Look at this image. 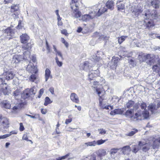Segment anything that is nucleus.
<instances>
[{"label": "nucleus", "instance_id": "nucleus-1", "mask_svg": "<svg viewBox=\"0 0 160 160\" xmlns=\"http://www.w3.org/2000/svg\"><path fill=\"white\" fill-rule=\"evenodd\" d=\"M143 6L141 4L137 5H132L130 8V11L132 13V15L133 17H138L142 12Z\"/></svg>", "mask_w": 160, "mask_h": 160}, {"label": "nucleus", "instance_id": "nucleus-2", "mask_svg": "<svg viewBox=\"0 0 160 160\" xmlns=\"http://www.w3.org/2000/svg\"><path fill=\"white\" fill-rule=\"evenodd\" d=\"M96 92H97L98 96L99 97V105L100 107L102 109H105L107 110L109 109V107L111 109H112L113 106L110 105L105 106V104L102 102V100L103 99V95L105 93L104 91H101L99 89H97Z\"/></svg>", "mask_w": 160, "mask_h": 160}, {"label": "nucleus", "instance_id": "nucleus-3", "mask_svg": "<svg viewBox=\"0 0 160 160\" xmlns=\"http://www.w3.org/2000/svg\"><path fill=\"white\" fill-rule=\"evenodd\" d=\"M2 76H4V78L1 76H0V84H2L5 79L7 80L13 79L15 77V74L11 71H4L2 74Z\"/></svg>", "mask_w": 160, "mask_h": 160}, {"label": "nucleus", "instance_id": "nucleus-4", "mask_svg": "<svg viewBox=\"0 0 160 160\" xmlns=\"http://www.w3.org/2000/svg\"><path fill=\"white\" fill-rule=\"evenodd\" d=\"M97 10V9L96 11L93 10L89 12L88 14H86L82 16L81 19H79V20H82L84 22H88L94 19L97 16L96 12Z\"/></svg>", "mask_w": 160, "mask_h": 160}, {"label": "nucleus", "instance_id": "nucleus-5", "mask_svg": "<svg viewBox=\"0 0 160 160\" xmlns=\"http://www.w3.org/2000/svg\"><path fill=\"white\" fill-rule=\"evenodd\" d=\"M107 140H106L101 139L97 141H93L91 142H88L84 143L82 145V147L84 149L87 148L88 146H95L97 145H100L104 143Z\"/></svg>", "mask_w": 160, "mask_h": 160}, {"label": "nucleus", "instance_id": "nucleus-6", "mask_svg": "<svg viewBox=\"0 0 160 160\" xmlns=\"http://www.w3.org/2000/svg\"><path fill=\"white\" fill-rule=\"evenodd\" d=\"M36 93L33 88L30 89L28 88L24 91L23 93H22L21 97L25 99L29 98L30 96L34 95Z\"/></svg>", "mask_w": 160, "mask_h": 160}, {"label": "nucleus", "instance_id": "nucleus-7", "mask_svg": "<svg viewBox=\"0 0 160 160\" xmlns=\"http://www.w3.org/2000/svg\"><path fill=\"white\" fill-rule=\"evenodd\" d=\"M23 51V58H28H28L30 57V50L31 48V44L30 43H28L22 46Z\"/></svg>", "mask_w": 160, "mask_h": 160}, {"label": "nucleus", "instance_id": "nucleus-8", "mask_svg": "<svg viewBox=\"0 0 160 160\" xmlns=\"http://www.w3.org/2000/svg\"><path fill=\"white\" fill-rule=\"evenodd\" d=\"M146 62L150 65L154 64L156 61V56L153 54H147Z\"/></svg>", "mask_w": 160, "mask_h": 160}, {"label": "nucleus", "instance_id": "nucleus-9", "mask_svg": "<svg viewBox=\"0 0 160 160\" xmlns=\"http://www.w3.org/2000/svg\"><path fill=\"white\" fill-rule=\"evenodd\" d=\"M27 70L31 73H36L38 72V69L36 66H34L33 64L30 62L27 67Z\"/></svg>", "mask_w": 160, "mask_h": 160}, {"label": "nucleus", "instance_id": "nucleus-10", "mask_svg": "<svg viewBox=\"0 0 160 160\" xmlns=\"http://www.w3.org/2000/svg\"><path fill=\"white\" fill-rule=\"evenodd\" d=\"M0 124L3 128L8 127L9 123L8 119L5 118H2L0 120Z\"/></svg>", "mask_w": 160, "mask_h": 160}, {"label": "nucleus", "instance_id": "nucleus-11", "mask_svg": "<svg viewBox=\"0 0 160 160\" xmlns=\"http://www.w3.org/2000/svg\"><path fill=\"white\" fill-rule=\"evenodd\" d=\"M21 93L20 90H16L12 93V96L14 98L18 100V102H20V98L21 97Z\"/></svg>", "mask_w": 160, "mask_h": 160}, {"label": "nucleus", "instance_id": "nucleus-12", "mask_svg": "<svg viewBox=\"0 0 160 160\" xmlns=\"http://www.w3.org/2000/svg\"><path fill=\"white\" fill-rule=\"evenodd\" d=\"M152 69L153 72H157L160 76V59L158 60L157 64L152 67Z\"/></svg>", "mask_w": 160, "mask_h": 160}, {"label": "nucleus", "instance_id": "nucleus-13", "mask_svg": "<svg viewBox=\"0 0 160 160\" xmlns=\"http://www.w3.org/2000/svg\"><path fill=\"white\" fill-rule=\"evenodd\" d=\"M21 42L23 43H26L29 40V37L26 33L22 34L20 37Z\"/></svg>", "mask_w": 160, "mask_h": 160}, {"label": "nucleus", "instance_id": "nucleus-14", "mask_svg": "<svg viewBox=\"0 0 160 160\" xmlns=\"http://www.w3.org/2000/svg\"><path fill=\"white\" fill-rule=\"evenodd\" d=\"M92 81V82H90V83L91 84L94 86V87L99 84H100L102 86H104L106 85V84H105V80L103 78H101L100 81V82L93 81V80Z\"/></svg>", "mask_w": 160, "mask_h": 160}, {"label": "nucleus", "instance_id": "nucleus-15", "mask_svg": "<svg viewBox=\"0 0 160 160\" xmlns=\"http://www.w3.org/2000/svg\"><path fill=\"white\" fill-rule=\"evenodd\" d=\"M157 106L156 107L154 104H151L148 106V108L153 113L154 112V110H156L158 108L160 107V101L158 103Z\"/></svg>", "mask_w": 160, "mask_h": 160}, {"label": "nucleus", "instance_id": "nucleus-16", "mask_svg": "<svg viewBox=\"0 0 160 160\" xmlns=\"http://www.w3.org/2000/svg\"><path fill=\"white\" fill-rule=\"evenodd\" d=\"M96 154L98 156L102 159V157L105 156L107 154L106 150L103 149H100L96 152Z\"/></svg>", "mask_w": 160, "mask_h": 160}, {"label": "nucleus", "instance_id": "nucleus-17", "mask_svg": "<svg viewBox=\"0 0 160 160\" xmlns=\"http://www.w3.org/2000/svg\"><path fill=\"white\" fill-rule=\"evenodd\" d=\"M23 59L21 55H16L14 56L12 61L14 63H17L22 60Z\"/></svg>", "mask_w": 160, "mask_h": 160}, {"label": "nucleus", "instance_id": "nucleus-18", "mask_svg": "<svg viewBox=\"0 0 160 160\" xmlns=\"http://www.w3.org/2000/svg\"><path fill=\"white\" fill-rule=\"evenodd\" d=\"M124 155L128 154L130 151V148L129 146H126L119 148Z\"/></svg>", "mask_w": 160, "mask_h": 160}, {"label": "nucleus", "instance_id": "nucleus-19", "mask_svg": "<svg viewBox=\"0 0 160 160\" xmlns=\"http://www.w3.org/2000/svg\"><path fill=\"white\" fill-rule=\"evenodd\" d=\"M117 7L118 8V10L120 11L121 10H123L125 8L124 4L121 2L123 0H117Z\"/></svg>", "mask_w": 160, "mask_h": 160}, {"label": "nucleus", "instance_id": "nucleus-20", "mask_svg": "<svg viewBox=\"0 0 160 160\" xmlns=\"http://www.w3.org/2000/svg\"><path fill=\"white\" fill-rule=\"evenodd\" d=\"M70 99L73 102L78 103L79 102V98L77 95L75 93H72L70 95Z\"/></svg>", "mask_w": 160, "mask_h": 160}, {"label": "nucleus", "instance_id": "nucleus-21", "mask_svg": "<svg viewBox=\"0 0 160 160\" xmlns=\"http://www.w3.org/2000/svg\"><path fill=\"white\" fill-rule=\"evenodd\" d=\"M134 114L133 109H128L124 114V115L127 118H129L130 119L132 118V115Z\"/></svg>", "mask_w": 160, "mask_h": 160}, {"label": "nucleus", "instance_id": "nucleus-22", "mask_svg": "<svg viewBox=\"0 0 160 160\" xmlns=\"http://www.w3.org/2000/svg\"><path fill=\"white\" fill-rule=\"evenodd\" d=\"M141 113L138 112L136 113L134 115L133 114L132 115L131 120L135 121H138L139 119V117L141 116Z\"/></svg>", "mask_w": 160, "mask_h": 160}, {"label": "nucleus", "instance_id": "nucleus-23", "mask_svg": "<svg viewBox=\"0 0 160 160\" xmlns=\"http://www.w3.org/2000/svg\"><path fill=\"white\" fill-rule=\"evenodd\" d=\"M123 112V109H117L112 111L110 113V115H114L116 114H121Z\"/></svg>", "mask_w": 160, "mask_h": 160}, {"label": "nucleus", "instance_id": "nucleus-24", "mask_svg": "<svg viewBox=\"0 0 160 160\" xmlns=\"http://www.w3.org/2000/svg\"><path fill=\"white\" fill-rule=\"evenodd\" d=\"M45 81L46 82L48 80L49 78H52V76L51 74V71L48 68H46L45 70Z\"/></svg>", "mask_w": 160, "mask_h": 160}, {"label": "nucleus", "instance_id": "nucleus-25", "mask_svg": "<svg viewBox=\"0 0 160 160\" xmlns=\"http://www.w3.org/2000/svg\"><path fill=\"white\" fill-rule=\"evenodd\" d=\"M114 3L113 1L108 0L106 3V6L107 8L111 10H113L114 8Z\"/></svg>", "mask_w": 160, "mask_h": 160}, {"label": "nucleus", "instance_id": "nucleus-26", "mask_svg": "<svg viewBox=\"0 0 160 160\" xmlns=\"http://www.w3.org/2000/svg\"><path fill=\"white\" fill-rule=\"evenodd\" d=\"M138 58L140 62H144L147 60V54L142 53L138 55Z\"/></svg>", "mask_w": 160, "mask_h": 160}, {"label": "nucleus", "instance_id": "nucleus-27", "mask_svg": "<svg viewBox=\"0 0 160 160\" xmlns=\"http://www.w3.org/2000/svg\"><path fill=\"white\" fill-rule=\"evenodd\" d=\"M144 22L146 23L145 24L146 28L149 29L152 28L154 26L153 21L151 20H150L147 22H146V21H144Z\"/></svg>", "mask_w": 160, "mask_h": 160}, {"label": "nucleus", "instance_id": "nucleus-28", "mask_svg": "<svg viewBox=\"0 0 160 160\" xmlns=\"http://www.w3.org/2000/svg\"><path fill=\"white\" fill-rule=\"evenodd\" d=\"M151 146L150 142L145 143V145L143 146V147L142 149V151L143 152H146L149 149Z\"/></svg>", "mask_w": 160, "mask_h": 160}, {"label": "nucleus", "instance_id": "nucleus-29", "mask_svg": "<svg viewBox=\"0 0 160 160\" xmlns=\"http://www.w3.org/2000/svg\"><path fill=\"white\" fill-rule=\"evenodd\" d=\"M1 106L6 108L9 109L11 107V104L8 101H4L1 103Z\"/></svg>", "mask_w": 160, "mask_h": 160}, {"label": "nucleus", "instance_id": "nucleus-30", "mask_svg": "<svg viewBox=\"0 0 160 160\" xmlns=\"http://www.w3.org/2000/svg\"><path fill=\"white\" fill-rule=\"evenodd\" d=\"M5 33H7L8 36H12L14 34L13 30L10 28H8L4 30Z\"/></svg>", "mask_w": 160, "mask_h": 160}, {"label": "nucleus", "instance_id": "nucleus-31", "mask_svg": "<svg viewBox=\"0 0 160 160\" xmlns=\"http://www.w3.org/2000/svg\"><path fill=\"white\" fill-rule=\"evenodd\" d=\"M134 104L135 102L134 101L130 100L127 103L126 107L128 108H130L132 107L134 108L135 107Z\"/></svg>", "mask_w": 160, "mask_h": 160}, {"label": "nucleus", "instance_id": "nucleus-32", "mask_svg": "<svg viewBox=\"0 0 160 160\" xmlns=\"http://www.w3.org/2000/svg\"><path fill=\"white\" fill-rule=\"evenodd\" d=\"M107 9L106 8H100L98 10V12H96L97 16L98 17L100 16L102 13L106 12L107 11Z\"/></svg>", "mask_w": 160, "mask_h": 160}, {"label": "nucleus", "instance_id": "nucleus-33", "mask_svg": "<svg viewBox=\"0 0 160 160\" xmlns=\"http://www.w3.org/2000/svg\"><path fill=\"white\" fill-rule=\"evenodd\" d=\"M119 60V58L118 57H113L112 58V62L113 63V68L116 67L117 65V64Z\"/></svg>", "mask_w": 160, "mask_h": 160}, {"label": "nucleus", "instance_id": "nucleus-34", "mask_svg": "<svg viewBox=\"0 0 160 160\" xmlns=\"http://www.w3.org/2000/svg\"><path fill=\"white\" fill-rule=\"evenodd\" d=\"M151 4L155 8H158L159 7V1L158 0H153L151 2Z\"/></svg>", "mask_w": 160, "mask_h": 160}, {"label": "nucleus", "instance_id": "nucleus-35", "mask_svg": "<svg viewBox=\"0 0 160 160\" xmlns=\"http://www.w3.org/2000/svg\"><path fill=\"white\" fill-rule=\"evenodd\" d=\"M138 132V130L137 129H133L132 131L128 132L126 134V135L128 136H132L134 135Z\"/></svg>", "mask_w": 160, "mask_h": 160}, {"label": "nucleus", "instance_id": "nucleus-36", "mask_svg": "<svg viewBox=\"0 0 160 160\" xmlns=\"http://www.w3.org/2000/svg\"><path fill=\"white\" fill-rule=\"evenodd\" d=\"M119 148H112L110 151V154L111 157H114L115 154L117 153L118 151L119 150Z\"/></svg>", "mask_w": 160, "mask_h": 160}, {"label": "nucleus", "instance_id": "nucleus-37", "mask_svg": "<svg viewBox=\"0 0 160 160\" xmlns=\"http://www.w3.org/2000/svg\"><path fill=\"white\" fill-rule=\"evenodd\" d=\"M138 104L140 106L141 108L145 110L147 107L146 103L143 101H139L138 102Z\"/></svg>", "mask_w": 160, "mask_h": 160}, {"label": "nucleus", "instance_id": "nucleus-38", "mask_svg": "<svg viewBox=\"0 0 160 160\" xmlns=\"http://www.w3.org/2000/svg\"><path fill=\"white\" fill-rule=\"evenodd\" d=\"M143 18L145 19H149L151 16V14L149 11H147L144 14H143Z\"/></svg>", "mask_w": 160, "mask_h": 160}, {"label": "nucleus", "instance_id": "nucleus-39", "mask_svg": "<svg viewBox=\"0 0 160 160\" xmlns=\"http://www.w3.org/2000/svg\"><path fill=\"white\" fill-rule=\"evenodd\" d=\"M90 71L92 72V73L94 74V77H96L98 76H99L100 75L99 71L98 69L97 70H95L94 69H92V70Z\"/></svg>", "mask_w": 160, "mask_h": 160}, {"label": "nucleus", "instance_id": "nucleus-40", "mask_svg": "<svg viewBox=\"0 0 160 160\" xmlns=\"http://www.w3.org/2000/svg\"><path fill=\"white\" fill-rule=\"evenodd\" d=\"M77 4H71V7L73 11V12H76L78 11V8Z\"/></svg>", "mask_w": 160, "mask_h": 160}, {"label": "nucleus", "instance_id": "nucleus-41", "mask_svg": "<svg viewBox=\"0 0 160 160\" xmlns=\"http://www.w3.org/2000/svg\"><path fill=\"white\" fill-rule=\"evenodd\" d=\"M52 102L50 99L48 97H47L45 98V101L44 103V105L45 106H47L48 104H50Z\"/></svg>", "mask_w": 160, "mask_h": 160}, {"label": "nucleus", "instance_id": "nucleus-42", "mask_svg": "<svg viewBox=\"0 0 160 160\" xmlns=\"http://www.w3.org/2000/svg\"><path fill=\"white\" fill-rule=\"evenodd\" d=\"M73 14L74 15V17L76 18H79V19L81 18V12L78 11H76V12H73Z\"/></svg>", "mask_w": 160, "mask_h": 160}, {"label": "nucleus", "instance_id": "nucleus-43", "mask_svg": "<svg viewBox=\"0 0 160 160\" xmlns=\"http://www.w3.org/2000/svg\"><path fill=\"white\" fill-rule=\"evenodd\" d=\"M151 15L152 18L155 19L157 18L158 16V15L157 12L155 10L153 11Z\"/></svg>", "mask_w": 160, "mask_h": 160}, {"label": "nucleus", "instance_id": "nucleus-44", "mask_svg": "<svg viewBox=\"0 0 160 160\" xmlns=\"http://www.w3.org/2000/svg\"><path fill=\"white\" fill-rule=\"evenodd\" d=\"M127 37V36H122L119 37L118 38V43L121 44Z\"/></svg>", "mask_w": 160, "mask_h": 160}, {"label": "nucleus", "instance_id": "nucleus-45", "mask_svg": "<svg viewBox=\"0 0 160 160\" xmlns=\"http://www.w3.org/2000/svg\"><path fill=\"white\" fill-rule=\"evenodd\" d=\"M142 115L143 117L145 118H148L149 116V112L146 110H144L142 113Z\"/></svg>", "mask_w": 160, "mask_h": 160}, {"label": "nucleus", "instance_id": "nucleus-46", "mask_svg": "<svg viewBox=\"0 0 160 160\" xmlns=\"http://www.w3.org/2000/svg\"><path fill=\"white\" fill-rule=\"evenodd\" d=\"M157 139L153 142V145H152L153 149H158L159 147V143L156 142Z\"/></svg>", "mask_w": 160, "mask_h": 160}, {"label": "nucleus", "instance_id": "nucleus-47", "mask_svg": "<svg viewBox=\"0 0 160 160\" xmlns=\"http://www.w3.org/2000/svg\"><path fill=\"white\" fill-rule=\"evenodd\" d=\"M19 9L18 5H14L11 6V11L15 12L18 10Z\"/></svg>", "mask_w": 160, "mask_h": 160}, {"label": "nucleus", "instance_id": "nucleus-48", "mask_svg": "<svg viewBox=\"0 0 160 160\" xmlns=\"http://www.w3.org/2000/svg\"><path fill=\"white\" fill-rule=\"evenodd\" d=\"M132 148L133 149L132 152L135 153L140 149V147L137 145L132 146Z\"/></svg>", "mask_w": 160, "mask_h": 160}, {"label": "nucleus", "instance_id": "nucleus-49", "mask_svg": "<svg viewBox=\"0 0 160 160\" xmlns=\"http://www.w3.org/2000/svg\"><path fill=\"white\" fill-rule=\"evenodd\" d=\"M95 77L94 76V74L92 73V72L90 71L88 75V79L90 81L93 80V78Z\"/></svg>", "mask_w": 160, "mask_h": 160}, {"label": "nucleus", "instance_id": "nucleus-50", "mask_svg": "<svg viewBox=\"0 0 160 160\" xmlns=\"http://www.w3.org/2000/svg\"><path fill=\"white\" fill-rule=\"evenodd\" d=\"M12 2V0H0V3L1 4H7L9 3H11Z\"/></svg>", "mask_w": 160, "mask_h": 160}, {"label": "nucleus", "instance_id": "nucleus-51", "mask_svg": "<svg viewBox=\"0 0 160 160\" xmlns=\"http://www.w3.org/2000/svg\"><path fill=\"white\" fill-rule=\"evenodd\" d=\"M55 60H56V62L57 65L59 67H60L62 66V62H60L59 61L58 58L57 57H56L55 58Z\"/></svg>", "mask_w": 160, "mask_h": 160}, {"label": "nucleus", "instance_id": "nucleus-52", "mask_svg": "<svg viewBox=\"0 0 160 160\" xmlns=\"http://www.w3.org/2000/svg\"><path fill=\"white\" fill-rule=\"evenodd\" d=\"M88 67V62L85 61L84 62L83 65V69L85 70H87Z\"/></svg>", "mask_w": 160, "mask_h": 160}, {"label": "nucleus", "instance_id": "nucleus-53", "mask_svg": "<svg viewBox=\"0 0 160 160\" xmlns=\"http://www.w3.org/2000/svg\"><path fill=\"white\" fill-rule=\"evenodd\" d=\"M94 58H93V59L95 62L96 63L97 62L101 61V59L99 57L97 56H94Z\"/></svg>", "mask_w": 160, "mask_h": 160}, {"label": "nucleus", "instance_id": "nucleus-54", "mask_svg": "<svg viewBox=\"0 0 160 160\" xmlns=\"http://www.w3.org/2000/svg\"><path fill=\"white\" fill-rule=\"evenodd\" d=\"M61 39L62 42L65 45L66 48H68V43L63 38H61Z\"/></svg>", "mask_w": 160, "mask_h": 160}, {"label": "nucleus", "instance_id": "nucleus-55", "mask_svg": "<svg viewBox=\"0 0 160 160\" xmlns=\"http://www.w3.org/2000/svg\"><path fill=\"white\" fill-rule=\"evenodd\" d=\"M27 57H28V58H25L24 59H28V58H29L30 59H31L32 60V61L34 62H35L36 60V57L35 56H32L31 57L30 56L29 58L28 56H27Z\"/></svg>", "mask_w": 160, "mask_h": 160}, {"label": "nucleus", "instance_id": "nucleus-56", "mask_svg": "<svg viewBox=\"0 0 160 160\" xmlns=\"http://www.w3.org/2000/svg\"><path fill=\"white\" fill-rule=\"evenodd\" d=\"M36 77L35 75L32 74V75L29 78V80L32 81L34 82L36 79Z\"/></svg>", "mask_w": 160, "mask_h": 160}, {"label": "nucleus", "instance_id": "nucleus-57", "mask_svg": "<svg viewBox=\"0 0 160 160\" xmlns=\"http://www.w3.org/2000/svg\"><path fill=\"white\" fill-rule=\"evenodd\" d=\"M98 130L99 132V134H104L106 133V131L103 128L99 129Z\"/></svg>", "mask_w": 160, "mask_h": 160}, {"label": "nucleus", "instance_id": "nucleus-58", "mask_svg": "<svg viewBox=\"0 0 160 160\" xmlns=\"http://www.w3.org/2000/svg\"><path fill=\"white\" fill-rule=\"evenodd\" d=\"M11 134H6L2 136H0V139H4L10 136Z\"/></svg>", "mask_w": 160, "mask_h": 160}, {"label": "nucleus", "instance_id": "nucleus-59", "mask_svg": "<svg viewBox=\"0 0 160 160\" xmlns=\"http://www.w3.org/2000/svg\"><path fill=\"white\" fill-rule=\"evenodd\" d=\"M44 92V89L41 88L40 89L39 91V95L38 96L39 98H41V96L42 95Z\"/></svg>", "mask_w": 160, "mask_h": 160}, {"label": "nucleus", "instance_id": "nucleus-60", "mask_svg": "<svg viewBox=\"0 0 160 160\" xmlns=\"http://www.w3.org/2000/svg\"><path fill=\"white\" fill-rule=\"evenodd\" d=\"M60 125L59 123V122H58L57 124L56 125V133L57 134H60L61 133L59 131H57V129H59L58 127H59Z\"/></svg>", "mask_w": 160, "mask_h": 160}, {"label": "nucleus", "instance_id": "nucleus-61", "mask_svg": "<svg viewBox=\"0 0 160 160\" xmlns=\"http://www.w3.org/2000/svg\"><path fill=\"white\" fill-rule=\"evenodd\" d=\"M24 128L23 125L22 123H20V128L19 130L21 131H22L24 130Z\"/></svg>", "mask_w": 160, "mask_h": 160}, {"label": "nucleus", "instance_id": "nucleus-62", "mask_svg": "<svg viewBox=\"0 0 160 160\" xmlns=\"http://www.w3.org/2000/svg\"><path fill=\"white\" fill-rule=\"evenodd\" d=\"M27 116L30 117L31 118H37V117L38 116V114H36L35 116H33V115H31L29 114H27L26 115Z\"/></svg>", "mask_w": 160, "mask_h": 160}, {"label": "nucleus", "instance_id": "nucleus-63", "mask_svg": "<svg viewBox=\"0 0 160 160\" xmlns=\"http://www.w3.org/2000/svg\"><path fill=\"white\" fill-rule=\"evenodd\" d=\"M145 144L144 142H142L141 141H139L138 142V146H139V147L141 148V147L143 146Z\"/></svg>", "mask_w": 160, "mask_h": 160}, {"label": "nucleus", "instance_id": "nucleus-64", "mask_svg": "<svg viewBox=\"0 0 160 160\" xmlns=\"http://www.w3.org/2000/svg\"><path fill=\"white\" fill-rule=\"evenodd\" d=\"M61 32L62 34L65 35V36H67L68 34L67 30L66 29H63L61 31Z\"/></svg>", "mask_w": 160, "mask_h": 160}]
</instances>
